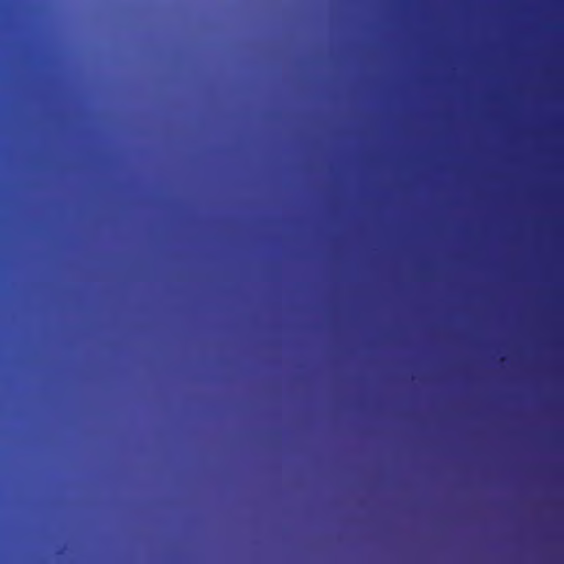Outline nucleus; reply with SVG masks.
Listing matches in <instances>:
<instances>
[{"label":"nucleus","instance_id":"2","mask_svg":"<svg viewBox=\"0 0 564 564\" xmlns=\"http://www.w3.org/2000/svg\"><path fill=\"white\" fill-rule=\"evenodd\" d=\"M356 205H357V200H356V198H355V206H356Z\"/></svg>","mask_w":564,"mask_h":564},{"label":"nucleus","instance_id":"1","mask_svg":"<svg viewBox=\"0 0 564 564\" xmlns=\"http://www.w3.org/2000/svg\"><path fill=\"white\" fill-rule=\"evenodd\" d=\"M358 492H364L362 490H360V488H357L356 484H355V495H358Z\"/></svg>","mask_w":564,"mask_h":564}]
</instances>
